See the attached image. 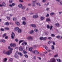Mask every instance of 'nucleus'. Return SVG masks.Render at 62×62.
Wrapping results in <instances>:
<instances>
[{
    "mask_svg": "<svg viewBox=\"0 0 62 62\" xmlns=\"http://www.w3.org/2000/svg\"><path fill=\"white\" fill-rule=\"evenodd\" d=\"M3 53L4 54H5L9 55L10 54L12 53V52L10 51H9L6 52V51L4 50L3 51Z\"/></svg>",
    "mask_w": 62,
    "mask_h": 62,
    "instance_id": "nucleus-1",
    "label": "nucleus"
},
{
    "mask_svg": "<svg viewBox=\"0 0 62 62\" xmlns=\"http://www.w3.org/2000/svg\"><path fill=\"white\" fill-rule=\"evenodd\" d=\"M32 53H33V54H39L37 50H34V51H32Z\"/></svg>",
    "mask_w": 62,
    "mask_h": 62,
    "instance_id": "nucleus-2",
    "label": "nucleus"
},
{
    "mask_svg": "<svg viewBox=\"0 0 62 62\" xmlns=\"http://www.w3.org/2000/svg\"><path fill=\"white\" fill-rule=\"evenodd\" d=\"M27 39L30 41H32L33 40V38L31 36H29L27 38Z\"/></svg>",
    "mask_w": 62,
    "mask_h": 62,
    "instance_id": "nucleus-3",
    "label": "nucleus"
},
{
    "mask_svg": "<svg viewBox=\"0 0 62 62\" xmlns=\"http://www.w3.org/2000/svg\"><path fill=\"white\" fill-rule=\"evenodd\" d=\"M10 46L11 47H15L16 46L15 43H13V44L11 43L10 44Z\"/></svg>",
    "mask_w": 62,
    "mask_h": 62,
    "instance_id": "nucleus-4",
    "label": "nucleus"
},
{
    "mask_svg": "<svg viewBox=\"0 0 62 62\" xmlns=\"http://www.w3.org/2000/svg\"><path fill=\"white\" fill-rule=\"evenodd\" d=\"M14 37H15V34L14 33V32H12L11 35V37L12 39H13Z\"/></svg>",
    "mask_w": 62,
    "mask_h": 62,
    "instance_id": "nucleus-5",
    "label": "nucleus"
},
{
    "mask_svg": "<svg viewBox=\"0 0 62 62\" xmlns=\"http://www.w3.org/2000/svg\"><path fill=\"white\" fill-rule=\"evenodd\" d=\"M31 26L33 27L36 28L37 27V26L35 24H31L30 25Z\"/></svg>",
    "mask_w": 62,
    "mask_h": 62,
    "instance_id": "nucleus-6",
    "label": "nucleus"
},
{
    "mask_svg": "<svg viewBox=\"0 0 62 62\" xmlns=\"http://www.w3.org/2000/svg\"><path fill=\"white\" fill-rule=\"evenodd\" d=\"M32 2H33V3H32V6H33V7H35L36 5H35V3H36V1H32Z\"/></svg>",
    "mask_w": 62,
    "mask_h": 62,
    "instance_id": "nucleus-7",
    "label": "nucleus"
},
{
    "mask_svg": "<svg viewBox=\"0 0 62 62\" xmlns=\"http://www.w3.org/2000/svg\"><path fill=\"white\" fill-rule=\"evenodd\" d=\"M38 17H39V16L37 15H34L33 16V18H38Z\"/></svg>",
    "mask_w": 62,
    "mask_h": 62,
    "instance_id": "nucleus-8",
    "label": "nucleus"
},
{
    "mask_svg": "<svg viewBox=\"0 0 62 62\" xmlns=\"http://www.w3.org/2000/svg\"><path fill=\"white\" fill-rule=\"evenodd\" d=\"M32 49H33L32 47H30L29 49V51H30L31 53H32V51H33V50H32Z\"/></svg>",
    "mask_w": 62,
    "mask_h": 62,
    "instance_id": "nucleus-9",
    "label": "nucleus"
},
{
    "mask_svg": "<svg viewBox=\"0 0 62 62\" xmlns=\"http://www.w3.org/2000/svg\"><path fill=\"white\" fill-rule=\"evenodd\" d=\"M19 29V28L18 27H16L15 28V31H18Z\"/></svg>",
    "mask_w": 62,
    "mask_h": 62,
    "instance_id": "nucleus-10",
    "label": "nucleus"
},
{
    "mask_svg": "<svg viewBox=\"0 0 62 62\" xmlns=\"http://www.w3.org/2000/svg\"><path fill=\"white\" fill-rule=\"evenodd\" d=\"M14 57L16 58H19V56L17 54H15Z\"/></svg>",
    "mask_w": 62,
    "mask_h": 62,
    "instance_id": "nucleus-11",
    "label": "nucleus"
},
{
    "mask_svg": "<svg viewBox=\"0 0 62 62\" xmlns=\"http://www.w3.org/2000/svg\"><path fill=\"white\" fill-rule=\"evenodd\" d=\"M0 42H3V43L6 42V40L4 39H1L0 40Z\"/></svg>",
    "mask_w": 62,
    "mask_h": 62,
    "instance_id": "nucleus-12",
    "label": "nucleus"
},
{
    "mask_svg": "<svg viewBox=\"0 0 62 62\" xmlns=\"http://www.w3.org/2000/svg\"><path fill=\"white\" fill-rule=\"evenodd\" d=\"M44 48L46 49V50H48V48L46 46H43Z\"/></svg>",
    "mask_w": 62,
    "mask_h": 62,
    "instance_id": "nucleus-13",
    "label": "nucleus"
},
{
    "mask_svg": "<svg viewBox=\"0 0 62 62\" xmlns=\"http://www.w3.org/2000/svg\"><path fill=\"white\" fill-rule=\"evenodd\" d=\"M19 51H22L23 50V47L20 46L19 48Z\"/></svg>",
    "mask_w": 62,
    "mask_h": 62,
    "instance_id": "nucleus-14",
    "label": "nucleus"
},
{
    "mask_svg": "<svg viewBox=\"0 0 62 62\" xmlns=\"http://www.w3.org/2000/svg\"><path fill=\"white\" fill-rule=\"evenodd\" d=\"M16 24L18 26H19L20 25V23L18 22H16Z\"/></svg>",
    "mask_w": 62,
    "mask_h": 62,
    "instance_id": "nucleus-15",
    "label": "nucleus"
},
{
    "mask_svg": "<svg viewBox=\"0 0 62 62\" xmlns=\"http://www.w3.org/2000/svg\"><path fill=\"white\" fill-rule=\"evenodd\" d=\"M17 32L18 33H21L22 32V30L20 29H18V30Z\"/></svg>",
    "mask_w": 62,
    "mask_h": 62,
    "instance_id": "nucleus-16",
    "label": "nucleus"
},
{
    "mask_svg": "<svg viewBox=\"0 0 62 62\" xmlns=\"http://www.w3.org/2000/svg\"><path fill=\"white\" fill-rule=\"evenodd\" d=\"M45 18L44 17L42 16V17H40L41 20V21H42V20H44V19Z\"/></svg>",
    "mask_w": 62,
    "mask_h": 62,
    "instance_id": "nucleus-17",
    "label": "nucleus"
},
{
    "mask_svg": "<svg viewBox=\"0 0 62 62\" xmlns=\"http://www.w3.org/2000/svg\"><path fill=\"white\" fill-rule=\"evenodd\" d=\"M46 21H47L48 22H50L51 21V19H50L49 18H47L46 19Z\"/></svg>",
    "mask_w": 62,
    "mask_h": 62,
    "instance_id": "nucleus-18",
    "label": "nucleus"
},
{
    "mask_svg": "<svg viewBox=\"0 0 62 62\" xmlns=\"http://www.w3.org/2000/svg\"><path fill=\"white\" fill-rule=\"evenodd\" d=\"M22 20L23 21H26V18L24 17H23L22 18Z\"/></svg>",
    "mask_w": 62,
    "mask_h": 62,
    "instance_id": "nucleus-19",
    "label": "nucleus"
},
{
    "mask_svg": "<svg viewBox=\"0 0 62 62\" xmlns=\"http://www.w3.org/2000/svg\"><path fill=\"white\" fill-rule=\"evenodd\" d=\"M22 6L23 5H22V4H20L18 5V7H19V8H22Z\"/></svg>",
    "mask_w": 62,
    "mask_h": 62,
    "instance_id": "nucleus-20",
    "label": "nucleus"
},
{
    "mask_svg": "<svg viewBox=\"0 0 62 62\" xmlns=\"http://www.w3.org/2000/svg\"><path fill=\"white\" fill-rule=\"evenodd\" d=\"M22 24L23 25H25L26 24V22L25 21H23Z\"/></svg>",
    "mask_w": 62,
    "mask_h": 62,
    "instance_id": "nucleus-21",
    "label": "nucleus"
},
{
    "mask_svg": "<svg viewBox=\"0 0 62 62\" xmlns=\"http://www.w3.org/2000/svg\"><path fill=\"white\" fill-rule=\"evenodd\" d=\"M2 6H6V3H2Z\"/></svg>",
    "mask_w": 62,
    "mask_h": 62,
    "instance_id": "nucleus-22",
    "label": "nucleus"
},
{
    "mask_svg": "<svg viewBox=\"0 0 62 62\" xmlns=\"http://www.w3.org/2000/svg\"><path fill=\"white\" fill-rule=\"evenodd\" d=\"M60 36L59 35L57 36L56 37V38H57V39H59L60 38Z\"/></svg>",
    "mask_w": 62,
    "mask_h": 62,
    "instance_id": "nucleus-23",
    "label": "nucleus"
},
{
    "mask_svg": "<svg viewBox=\"0 0 62 62\" xmlns=\"http://www.w3.org/2000/svg\"><path fill=\"white\" fill-rule=\"evenodd\" d=\"M47 39V37H45L44 38H43V40H46Z\"/></svg>",
    "mask_w": 62,
    "mask_h": 62,
    "instance_id": "nucleus-24",
    "label": "nucleus"
},
{
    "mask_svg": "<svg viewBox=\"0 0 62 62\" xmlns=\"http://www.w3.org/2000/svg\"><path fill=\"white\" fill-rule=\"evenodd\" d=\"M13 19L14 21H16V19L15 17L13 18Z\"/></svg>",
    "mask_w": 62,
    "mask_h": 62,
    "instance_id": "nucleus-25",
    "label": "nucleus"
},
{
    "mask_svg": "<svg viewBox=\"0 0 62 62\" xmlns=\"http://www.w3.org/2000/svg\"><path fill=\"white\" fill-rule=\"evenodd\" d=\"M39 31V30H38V29H35L34 30V31L35 32H37L38 31Z\"/></svg>",
    "mask_w": 62,
    "mask_h": 62,
    "instance_id": "nucleus-26",
    "label": "nucleus"
},
{
    "mask_svg": "<svg viewBox=\"0 0 62 62\" xmlns=\"http://www.w3.org/2000/svg\"><path fill=\"white\" fill-rule=\"evenodd\" d=\"M43 37H40L39 38V39L40 40H43Z\"/></svg>",
    "mask_w": 62,
    "mask_h": 62,
    "instance_id": "nucleus-27",
    "label": "nucleus"
},
{
    "mask_svg": "<svg viewBox=\"0 0 62 62\" xmlns=\"http://www.w3.org/2000/svg\"><path fill=\"white\" fill-rule=\"evenodd\" d=\"M21 8L22 9H24L25 8V6H22Z\"/></svg>",
    "mask_w": 62,
    "mask_h": 62,
    "instance_id": "nucleus-28",
    "label": "nucleus"
},
{
    "mask_svg": "<svg viewBox=\"0 0 62 62\" xmlns=\"http://www.w3.org/2000/svg\"><path fill=\"white\" fill-rule=\"evenodd\" d=\"M54 14V13H51L50 14V15L51 16H53V15Z\"/></svg>",
    "mask_w": 62,
    "mask_h": 62,
    "instance_id": "nucleus-29",
    "label": "nucleus"
},
{
    "mask_svg": "<svg viewBox=\"0 0 62 62\" xmlns=\"http://www.w3.org/2000/svg\"><path fill=\"white\" fill-rule=\"evenodd\" d=\"M52 50H54V46L52 45L51 46Z\"/></svg>",
    "mask_w": 62,
    "mask_h": 62,
    "instance_id": "nucleus-30",
    "label": "nucleus"
},
{
    "mask_svg": "<svg viewBox=\"0 0 62 62\" xmlns=\"http://www.w3.org/2000/svg\"><path fill=\"white\" fill-rule=\"evenodd\" d=\"M36 4L38 6H41V5H40V4L39 3H37Z\"/></svg>",
    "mask_w": 62,
    "mask_h": 62,
    "instance_id": "nucleus-31",
    "label": "nucleus"
},
{
    "mask_svg": "<svg viewBox=\"0 0 62 62\" xmlns=\"http://www.w3.org/2000/svg\"><path fill=\"white\" fill-rule=\"evenodd\" d=\"M52 43V41H49L48 42V44H50V43Z\"/></svg>",
    "mask_w": 62,
    "mask_h": 62,
    "instance_id": "nucleus-32",
    "label": "nucleus"
},
{
    "mask_svg": "<svg viewBox=\"0 0 62 62\" xmlns=\"http://www.w3.org/2000/svg\"><path fill=\"white\" fill-rule=\"evenodd\" d=\"M0 30L1 31H5L4 29L2 28H1L0 29Z\"/></svg>",
    "mask_w": 62,
    "mask_h": 62,
    "instance_id": "nucleus-33",
    "label": "nucleus"
},
{
    "mask_svg": "<svg viewBox=\"0 0 62 62\" xmlns=\"http://www.w3.org/2000/svg\"><path fill=\"white\" fill-rule=\"evenodd\" d=\"M7 18L8 19V20H10V18L9 17L7 16Z\"/></svg>",
    "mask_w": 62,
    "mask_h": 62,
    "instance_id": "nucleus-34",
    "label": "nucleus"
},
{
    "mask_svg": "<svg viewBox=\"0 0 62 62\" xmlns=\"http://www.w3.org/2000/svg\"><path fill=\"white\" fill-rule=\"evenodd\" d=\"M49 16V14L47 13V14L46 15V17H48Z\"/></svg>",
    "mask_w": 62,
    "mask_h": 62,
    "instance_id": "nucleus-35",
    "label": "nucleus"
},
{
    "mask_svg": "<svg viewBox=\"0 0 62 62\" xmlns=\"http://www.w3.org/2000/svg\"><path fill=\"white\" fill-rule=\"evenodd\" d=\"M18 54L19 55H20V56H22V55H23V54L21 53H18Z\"/></svg>",
    "mask_w": 62,
    "mask_h": 62,
    "instance_id": "nucleus-36",
    "label": "nucleus"
},
{
    "mask_svg": "<svg viewBox=\"0 0 62 62\" xmlns=\"http://www.w3.org/2000/svg\"><path fill=\"white\" fill-rule=\"evenodd\" d=\"M5 25H9V23L8 22L6 23H5Z\"/></svg>",
    "mask_w": 62,
    "mask_h": 62,
    "instance_id": "nucleus-37",
    "label": "nucleus"
},
{
    "mask_svg": "<svg viewBox=\"0 0 62 62\" xmlns=\"http://www.w3.org/2000/svg\"><path fill=\"white\" fill-rule=\"evenodd\" d=\"M34 32V31L33 30H32L30 32V34H32Z\"/></svg>",
    "mask_w": 62,
    "mask_h": 62,
    "instance_id": "nucleus-38",
    "label": "nucleus"
},
{
    "mask_svg": "<svg viewBox=\"0 0 62 62\" xmlns=\"http://www.w3.org/2000/svg\"><path fill=\"white\" fill-rule=\"evenodd\" d=\"M56 1H57L58 2V5H60V4H59V2H60V0H56Z\"/></svg>",
    "mask_w": 62,
    "mask_h": 62,
    "instance_id": "nucleus-39",
    "label": "nucleus"
},
{
    "mask_svg": "<svg viewBox=\"0 0 62 62\" xmlns=\"http://www.w3.org/2000/svg\"><path fill=\"white\" fill-rule=\"evenodd\" d=\"M6 36V33H5L3 35L2 37H3V38H4V37H5V36Z\"/></svg>",
    "mask_w": 62,
    "mask_h": 62,
    "instance_id": "nucleus-40",
    "label": "nucleus"
},
{
    "mask_svg": "<svg viewBox=\"0 0 62 62\" xmlns=\"http://www.w3.org/2000/svg\"><path fill=\"white\" fill-rule=\"evenodd\" d=\"M5 29H6V30H9V28L7 27H6L5 28Z\"/></svg>",
    "mask_w": 62,
    "mask_h": 62,
    "instance_id": "nucleus-41",
    "label": "nucleus"
},
{
    "mask_svg": "<svg viewBox=\"0 0 62 62\" xmlns=\"http://www.w3.org/2000/svg\"><path fill=\"white\" fill-rule=\"evenodd\" d=\"M51 36L53 37H55V35L54 34H51Z\"/></svg>",
    "mask_w": 62,
    "mask_h": 62,
    "instance_id": "nucleus-42",
    "label": "nucleus"
},
{
    "mask_svg": "<svg viewBox=\"0 0 62 62\" xmlns=\"http://www.w3.org/2000/svg\"><path fill=\"white\" fill-rule=\"evenodd\" d=\"M55 25L57 26L58 27V26H59V24L58 23H56L55 24Z\"/></svg>",
    "mask_w": 62,
    "mask_h": 62,
    "instance_id": "nucleus-43",
    "label": "nucleus"
},
{
    "mask_svg": "<svg viewBox=\"0 0 62 62\" xmlns=\"http://www.w3.org/2000/svg\"><path fill=\"white\" fill-rule=\"evenodd\" d=\"M23 40H21L20 41H19V44H20V43L22 42H23Z\"/></svg>",
    "mask_w": 62,
    "mask_h": 62,
    "instance_id": "nucleus-44",
    "label": "nucleus"
},
{
    "mask_svg": "<svg viewBox=\"0 0 62 62\" xmlns=\"http://www.w3.org/2000/svg\"><path fill=\"white\" fill-rule=\"evenodd\" d=\"M23 52L24 54H27V53L24 50L23 51Z\"/></svg>",
    "mask_w": 62,
    "mask_h": 62,
    "instance_id": "nucleus-45",
    "label": "nucleus"
},
{
    "mask_svg": "<svg viewBox=\"0 0 62 62\" xmlns=\"http://www.w3.org/2000/svg\"><path fill=\"white\" fill-rule=\"evenodd\" d=\"M9 60L10 61V62H11V61H12V58H10L9 59Z\"/></svg>",
    "mask_w": 62,
    "mask_h": 62,
    "instance_id": "nucleus-46",
    "label": "nucleus"
},
{
    "mask_svg": "<svg viewBox=\"0 0 62 62\" xmlns=\"http://www.w3.org/2000/svg\"><path fill=\"white\" fill-rule=\"evenodd\" d=\"M9 3H11L12 2V0H9Z\"/></svg>",
    "mask_w": 62,
    "mask_h": 62,
    "instance_id": "nucleus-47",
    "label": "nucleus"
},
{
    "mask_svg": "<svg viewBox=\"0 0 62 62\" xmlns=\"http://www.w3.org/2000/svg\"><path fill=\"white\" fill-rule=\"evenodd\" d=\"M24 56L26 58H28V56L27 55H25Z\"/></svg>",
    "mask_w": 62,
    "mask_h": 62,
    "instance_id": "nucleus-48",
    "label": "nucleus"
},
{
    "mask_svg": "<svg viewBox=\"0 0 62 62\" xmlns=\"http://www.w3.org/2000/svg\"><path fill=\"white\" fill-rule=\"evenodd\" d=\"M47 28L48 29H49L50 28V26L48 25H47Z\"/></svg>",
    "mask_w": 62,
    "mask_h": 62,
    "instance_id": "nucleus-49",
    "label": "nucleus"
},
{
    "mask_svg": "<svg viewBox=\"0 0 62 62\" xmlns=\"http://www.w3.org/2000/svg\"><path fill=\"white\" fill-rule=\"evenodd\" d=\"M7 59H7L6 58H5L4 59V61L5 62L6 61H7Z\"/></svg>",
    "mask_w": 62,
    "mask_h": 62,
    "instance_id": "nucleus-50",
    "label": "nucleus"
},
{
    "mask_svg": "<svg viewBox=\"0 0 62 62\" xmlns=\"http://www.w3.org/2000/svg\"><path fill=\"white\" fill-rule=\"evenodd\" d=\"M52 28H53V26H50V30H52Z\"/></svg>",
    "mask_w": 62,
    "mask_h": 62,
    "instance_id": "nucleus-51",
    "label": "nucleus"
},
{
    "mask_svg": "<svg viewBox=\"0 0 62 62\" xmlns=\"http://www.w3.org/2000/svg\"><path fill=\"white\" fill-rule=\"evenodd\" d=\"M19 2H20L22 3V2H23V0H19Z\"/></svg>",
    "mask_w": 62,
    "mask_h": 62,
    "instance_id": "nucleus-52",
    "label": "nucleus"
},
{
    "mask_svg": "<svg viewBox=\"0 0 62 62\" xmlns=\"http://www.w3.org/2000/svg\"><path fill=\"white\" fill-rule=\"evenodd\" d=\"M56 60L58 62H59L60 60V59H57Z\"/></svg>",
    "mask_w": 62,
    "mask_h": 62,
    "instance_id": "nucleus-53",
    "label": "nucleus"
},
{
    "mask_svg": "<svg viewBox=\"0 0 62 62\" xmlns=\"http://www.w3.org/2000/svg\"><path fill=\"white\" fill-rule=\"evenodd\" d=\"M46 10H47V11H48V10H49V8H46Z\"/></svg>",
    "mask_w": 62,
    "mask_h": 62,
    "instance_id": "nucleus-54",
    "label": "nucleus"
},
{
    "mask_svg": "<svg viewBox=\"0 0 62 62\" xmlns=\"http://www.w3.org/2000/svg\"><path fill=\"white\" fill-rule=\"evenodd\" d=\"M60 5H62V1H60Z\"/></svg>",
    "mask_w": 62,
    "mask_h": 62,
    "instance_id": "nucleus-55",
    "label": "nucleus"
},
{
    "mask_svg": "<svg viewBox=\"0 0 62 62\" xmlns=\"http://www.w3.org/2000/svg\"><path fill=\"white\" fill-rule=\"evenodd\" d=\"M53 45H55V42H53Z\"/></svg>",
    "mask_w": 62,
    "mask_h": 62,
    "instance_id": "nucleus-56",
    "label": "nucleus"
},
{
    "mask_svg": "<svg viewBox=\"0 0 62 62\" xmlns=\"http://www.w3.org/2000/svg\"><path fill=\"white\" fill-rule=\"evenodd\" d=\"M48 39H52V38L51 37H48Z\"/></svg>",
    "mask_w": 62,
    "mask_h": 62,
    "instance_id": "nucleus-57",
    "label": "nucleus"
},
{
    "mask_svg": "<svg viewBox=\"0 0 62 62\" xmlns=\"http://www.w3.org/2000/svg\"><path fill=\"white\" fill-rule=\"evenodd\" d=\"M15 40L16 42H18V40L17 39H15Z\"/></svg>",
    "mask_w": 62,
    "mask_h": 62,
    "instance_id": "nucleus-58",
    "label": "nucleus"
},
{
    "mask_svg": "<svg viewBox=\"0 0 62 62\" xmlns=\"http://www.w3.org/2000/svg\"><path fill=\"white\" fill-rule=\"evenodd\" d=\"M34 58L35 60H36V56H34Z\"/></svg>",
    "mask_w": 62,
    "mask_h": 62,
    "instance_id": "nucleus-59",
    "label": "nucleus"
},
{
    "mask_svg": "<svg viewBox=\"0 0 62 62\" xmlns=\"http://www.w3.org/2000/svg\"><path fill=\"white\" fill-rule=\"evenodd\" d=\"M10 7L11 8H12V5L11 4H10L9 5Z\"/></svg>",
    "mask_w": 62,
    "mask_h": 62,
    "instance_id": "nucleus-60",
    "label": "nucleus"
},
{
    "mask_svg": "<svg viewBox=\"0 0 62 62\" xmlns=\"http://www.w3.org/2000/svg\"><path fill=\"white\" fill-rule=\"evenodd\" d=\"M46 1V0H43L42 2H44V3L45 2V1Z\"/></svg>",
    "mask_w": 62,
    "mask_h": 62,
    "instance_id": "nucleus-61",
    "label": "nucleus"
},
{
    "mask_svg": "<svg viewBox=\"0 0 62 62\" xmlns=\"http://www.w3.org/2000/svg\"><path fill=\"white\" fill-rule=\"evenodd\" d=\"M24 43L25 45H27V42H24Z\"/></svg>",
    "mask_w": 62,
    "mask_h": 62,
    "instance_id": "nucleus-62",
    "label": "nucleus"
},
{
    "mask_svg": "<svg viewBox=\"0 0 62 62\" xmlns=\"http://www.w3.org/2000/svg\"><path fill=\"white\" fill-rule=\"evenodd\" d=\"M12 6H14L15 5V4L14 3H12Z\"/></svg>",
    "mask_w": 62,
    "mask_h": 62,
    "instance_id": "nucleus-63",
    "label": "nucleus"
},
{
    "mask_svg": "<svg viewBox=\"0 0 62 62\" xmlns=\"http://www.w3.org/2000/svg\"><path fill=\"white\" fill-rule=\"evenodd\" d=\"M57 55H58L57 54L56 55L54 56V57H56V56H57Z\"/></svg>",
    "mask_w": 62,
    "mask_h": 62,
    "instance_id": "nucleus-64",
    "label": "nucleus"
}]
</instances>
